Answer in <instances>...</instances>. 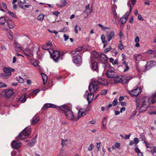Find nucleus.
<instances>
[{
    "instance_id": "bf43d9fd",
    "label": "nucleus",
    "mask_w": 156,
    "mask_h": 156,
    "mask_svg": "<svg viewBox=\"0 0 156 156\" xmlns=\"http://www.w3.org/2000/svg\"><path fill=\"white\" fill-rule=\"evenodd\" d=\"M8 12L11 15V16L12 17L16 18V15L13 12H11L10 11H9Z\"/></svg>"
},
{
    "instance_id": "5701e85b",
    "label": "nucleus",
    "mask_w": 156,
    "mask_h": 156,
    "mask_svg": "<svg viewBox=\"0 0 156 156\" xmlns=\"http://www.w3.org/2000/svg\"><path fill=\"white\" fill-rule=\"evenodd\" d=\"M89 14L87 12H83L81 14L80 16V20H84L85 19H86L87 18L88 15Z\"/></svg>"
},
{
    "instance_id": "a878e982",
    "label": "nucleus",
    "mask_w": 156,
    "mask_h": 156,
    "mask_svg": "<svg viewBox=\"0 0 156 156\" xmlns=\"http://www.w3.org/2000/svg\"><path fill=\"white\" fill-rule=\"evenodd\" d=\"M132 4H131L130 2H128L127 5L129 7V10L131 11L132 9V8L133 7L134 4L136 2V0H131Z\"/></svg>"
},
{
    "instance_id": "603ef678",
    "label": "nucleus",
    "mask_w": 156,
    "mask_h": 156,
    "mask_svg": "<svg viewBox=\"0 0 156 156\" xmlns=\"http://www.w3.org/2000/svg\"><path fill=\"white\" fill-rule=\"evenodd\" d=\"M31 63L35 67H38L37 63V62L35 61L33 62V61H32L31 62Z\"/></svg>"
},
{
    "instance_id": "69168bd1",
    "label": "nucleus",
    "mask_w": 156,
    "mask_h": 156,
    "mask_svg": "<svg viewBox=\"0 0 156 156\" xmlns=\"http://www.w3.org/2000/svg\"><path fill=\"white\" fill-rule=\"evenodd\" d=\"M107 93V90H102V92L101 93V94L102 95H105Z\"/></svg>"
},
{
    "instance_id": "09e8293b",
    "label": "nucleus",
    "mask_w": 156,
    "mask_h": 156,
    "mask_svg": "<svg viewBox=\"0 0 156 156\" xmlns=\"http://www.w3.org/2000/svg\"><path fill=\"white\" fill-rule=\"evenodd\" d=\"M120 44H119L118 47H119V49L121 50H122V49L124 48V46L122 44V42L121 41H120Z\"/></svg>"
},
{
    "instance_id": "a18cd8bd",
    "label": "nucleus",
    "mask_w": 156,
    "mask_h": 156,
    "mask_svg": "<svg viewBox=\"0 0 156 156\" xmlns=\"http://www.w3.org/2000/svg\"><path fill=\"white\" fill-rule=\"evenodd\" d=\"M112 13L113 15V16L114 19L116 20L117 18V14L115 10V9H113Z\"/></svg>"
},
{
    "instance_id": "7ed1b4c3",
    "label": "nucleus",
    "mask_w": 156,
    "mask_h": 156,
    "mask_svg": "<svg viewBox=\"0 0 156 156\" xmlns=\"http://www.w3.org/2000/svg\"><path fill=\"white\" fill-rule=\"evenodd\" d=\"M31 129L30 127L26 128L19 135L17 136V139L23 140L25 139L26 136H28L30 133Z\"/></svg>"
},
{
    "instance_id": "3c124183",
    "label": "nucleus",
    "mask_w": 156,
    "mask_h": 156,
    "mask_svg": "<svg viewBox=\"0 0 156 156\" xmlns=\"http://www.w3.org/2000/svg\"><path fill=\"white\" fill-rule=\"evenodd\" d=\"M107 117H104L103 118V119L102 122V124H106L107 123Z\"/></svg>"
},
{
    "instance_id": "72a5a7b5",
    "label": "nucleus",
    "mask_w": 156,
    "mask_h": 156,
    "mask_svg": "<svg viewBox=\"0 0 156 156\" xmlns=\"http://www.w3.org/2000/svg\"><path fill=\"white\" fill-rule=\"evenodd\" d=\"M36 142V137L34 138L31 141H30V143L28 144V145L29 147L33 145Z\"/></svg>"
},
{
    "instance_id": "20e7f679",
    "label": "nucleus",
    "mask_w": 156,
    "mask_h": 156,
    "mask_svg": "<svg viewBox=\"0 0 156 156\" xmlns=\"http://www.w3.org/2000/svg\"><path fill=\"white\" fill-rule=\"evenodd\" d=\"M48 51L50 55L51 58L55 62H57L59 60L60 53L57 51H54L51 48L48 50Z\"/></svg>"
},
{
    "instance_id": "13d9d810",
    "label": "nucleus",
    "mask_w": 156,
    "mask_h": 156,
    "mask_svg": "<svg viewBox=\"0 0 156 156\" xmlns=\"http://www.w3.org/2000/svg\"><path fill=\"white\" fill-rule=\"evenodd\" d=\"M111 47H109V48H108L106 49H105L104 51V52L105 53H107V52H108L110 51L111 50Z\"/></svg>"
},
{
    "instance_id": "49530a36",
    "label": "nucleus",
    "mask_w": 156,
    "mask_h": 156,
    "mask_svg": "<svg viewBox=\"0 0 156 156\" xmlns=\"http://www.w3.org/2000/svg\"><path fill=\"white\" fill-rule=\"evenodd\" d=\"M94 147V146L93 144H90L88 147L87 150L88 151H91L92 150Z\"/></svg>"
},
{
    "instance_id": "864d4df0",
    "label": "nucleus",
    "mask_w": 156,
    "mask_h": 156,
    "mask_svg": "<svg viewBox=\"0 0 156 156\" xmlns=\"http://www.w3.org/2000/svg\"><path fill=\"white\" fill-rule=\"evenodd\" d=\"M18 5L21 8H23L24 5L23 4V2H21V1H20L19 2Z\"/></svg>"
},
{
    "instance_id": "412c9836",
    "label": "nucleus",
    "mask_w": 156,
    "mask_h": 156,
    "mask_svg": "<svg viewBox=\"0 0 156 156\" xmlns=\"http://www.w3.org/2000/svg\"><path fill=\"white\" fill-rule=\"evenodd\" d=\"M89 7L90 5L89 4L85 6V9L83 11L84 12H88L89 14L92 12L93 9L92 8L89 9Z\"/></svg>"
},
{
    "instance_id": "37998d69",
    "label": "nucleus",
    "mask_w": 156,
    "mask_h": 156,
    "mask_svg": "<svg viewBox=\"0 0 156 156\" xmlns=\"http://www.w3.org/2000/svg\"><path fill=\"white\" fill-rule=\"evenodd\" d=\"M61 3L62 7L65 6L68 4L67 1L66 0H61Z\"/></svg>"
},
{
    "instance_id": "2eb2a0df",
    "label": "nucleus",
    "mask_w": 156,
    "mask_h": 156,
    "mask_svg": "<svg viewBox=\"0 0 156 156\" xmlns=\"http://www.w3.org/2000/svg\"><path fill=\"white\" fill-rule=\"evenodd\" d=\"M96 81L97 83H98V84L104 86L106 85L108 83L107 80L103 78H99Z\"/></svg>"
},
{
    "instance_id": "f257e3e1",
    "label": "nucleus",
    "mask_w": 156,
    "mask_h": 156,
    "mask_svg": "<svg viewBox=\"0 0 156 156\" xmlns=\"http://www.w3.org/2000/svg\"><path fill=\"white\" fill-rule=\"evenodd\" d=\"M156 102V92L151 97L147 98L143 97L141 99V105L139 109L140 112H145L149 107L150 104H153Z\"/></svg>"
},
{
    "instance_id": "6e6d98bb",
    "label": "nucleus",
    "mask_w": 156,
    "mask_h": 156,
    "mask_svg": "<svg viewBox=\"0 0 156 156\" xmlns=\"http://www.w3.org/2000/svg\"><path fill=\"white\" fill-rule=\"evenodd\" d=\"M63 37L64 38V40L66 41L69 38V36L66 34H64L63 35Z\"/></svg>"
},
{
    "instance_id": "c9c22d12",
    "label": "nucleus",
    "mask_w": 156,
    "mask_h": 156,
    "mask_svg": "<svg viewBox=\"0 0 156 156\" xmlns=\"http://www.w3.org/2000/svg\"><path fill=\"white\" fill-rule=\"evenodd\" d=\"M98 25L99 27H100L101 29L103 31H105L107 29H110V27L104 26L100 24H98Z\"/></svg>"
},
{
    "instance_id": "9b49d317",
    "label": "nucleus",
    "mask_w": 156,
    "mask_h": 156,
    "mask_svg": "<svg viewBox=\"0 0 156 156\" xmlns=\"http://www.w3.org/2000/svg\"><path fill=\"white\" fill-rule=\"evenodd\" d=\"M22 145L21 143L18 140H13L11 143L12 147L14 149L20 147Z\"/></svg>"
},
{
    "instance_id": "e433bc0d",
    "label": "nucleus",
    "mask_w": 156,
    "mask_h": 156,
    "mask_svg": "<svg viewBox=\"0 0 156 156\" xmlns=\"http://www.w3.org/2000/svg\"><path fill=\"white\" fill-rule=\"evenodd\" d=\"M135 59L137 61H140L142 58L141 55L139 54L135 55L134 56Z\"/></svg>"
},
{
    "instance_id": "a19ab883",
    "label": "nucleus",
    "mask_w": 156,
    "mask_h": 156,
    "mask_svg": "<svg viewBox=\"0 0 156 156\" xmlns=\"http://www.w3.org/2000/svg\"><path fill=\"white\" fill-rule=\"evenodd\" d=\"M16 80L21 83H22L24 82V79L20 76L17 77L16 78Z\"/></svg>"
},
{
    "instance_id": "680f3d73",
    "label": "nucleus",
    "mask_w": 156,
    "mask_h": 156,
    "mask_svg": "<svg viewBox=\"0 0 156 156\" xmlns=\"http://www.w3.org/2000/svg\"><path fill=\"white\" fill-rule=\"evenodd\" d=\"M67 31V28L66 27H64L62 28L61 30V32H66Z\"/></svg>"
},
{
    "instance_id": "4468645a",
    "label": "nucleus",
    "mask_w": 156,
    "mask_h": 156,
    "mask_svg": "<svg viewBox=\"0 0 156 156\" xmlns=\"http://www.w3.org/2000/svg\"><path fill=\"white\" fill-rule=\"evenodd\" d=\"M156 65V62L153 61H151L148 62H147L146 67V70L149 69L150 68Z\"/></svg>"
},
{
    "instance_id": "ea45409f",
    "label": "nucleus",
    "mask_w": 156,
    "mask_h": 156,
    "mask_svg": "<svg viewBox=\"0 0 156 156\" xmlns=\"http://www.w3.org/2000/svg\"><path fill=\"white\" fill-rule=\"evenodd\" d=\"M6 22L5 17H3L0 18V24H4Z\"/></svg>"
},
{
    "instance_id": "ddd939ff",
    "label": "nucleus",
    "mask_w": 156,
    "mask_h": 156,
    "mask_svg": "<svg viewBox=\"0 0 156 156\" xmlns=\"http://www.w3.org/2000/svg\"><path fill=\"white\" fill-rule=\"evenodd\" d=\"M131 12V11L130 10L129 11L127 12L125 15L120 18V21L122 24H124L126 23Z\"/></svg>"
},
{
    "instance_id": "1a4fd4ad",
    "label": "nucleus",
    "mask_w": 156,
    "mask_h": 156,
    "mask_svg": "<svg viewBox=\"0 0 156 156\" xmlns=\"http://www.w3.org/2000/svg\"><path fill=\"white\" fill-rule=\"evenodd\" d=\"M2 94L6 97L9 98L13 96L14 93L12 90L9 89L4 90Z\"/></svg>"
},
{
    "instance_id": "c85d7f7f",
    "label": "nucleus",
    "mask_w": 156,
    "mask_h": 156,
    "mask_svg": "<svg viewBox=\"0 0 156 156\" xmlns=\"http://www.w3.org/2000/svg\"><path fill=\"white\" fill-rule=\"evenodd\" d=\"M26 94H24L19 99V101L22 103H23L26 101Z\"/></svg>"
},
{
    "instance_id": "f03ea898",
    "label": "nucleus",
    "mask_w": 156,
    "mask_h": 156,
    "mask_svg": "<svg viewBox=\"0 0 156 156\" xmlns=\"http://www.w3.org/2000/svg\"><path fill=\"white\" fill-rule=\"evenodd\" d=\"M60 109L64 112L66 118L69 120H74V116L72 111V105L70 104H66L62 105Z\"/></svg>"
},
{
    "instance_id": "e2e57ef3",
    "label": "nucleus",
    "mask_w": 156,
    "mask_h": 156,
    "mask_svg": "<svg viewBox=\"0 0 156 156\" xmlns=\"http://www.w3.org/2000/svg\"><path fill=\"white\" fill-rule=\"evenodd\" d=\"M133 141L136 144H137L139 142V140L138 138H135L133 140Z\"/></svg>"
},
{
    "instance_id": "2f4dec72",
    "label": "nucleus",
    "mask_w": 156,
    "mask_h": 156,
    "mask_svg": "<svg viewBox=\"0 0 156 156\" xmlns=\"http://www.w3.org/2000/svg\"><path fill=\"white\" fill-rule=\"evenodd\" d=\"M39 118L38 116L35 115L33 118L32 120V124H35L39 120Z\"/></svg>"
},
{
    "instance_id": "58836bf2",
    "label": "nucleus",
    "mask_w": 156,
    "mask_h": 156,
    "mask_svg": "<svg viewBox=\"0 0 156 156\" xmlns=\"http://www.w3.org/2000/svg\"><path fill=\"white\" fill-rule=\"evenodd\" d=\"M151 152L153 156H156V147H153L151 150Z\"/></svg>"
},
{
    "instance_id": "473e14b6",
    "label": "nucleus",
    "mask_w": 156,
    "mask_h": 156,
    "mask_svg": "<svg viewBox=\"0 0 156 156\" xmlns=\"http://www.w3.org/2000/svg\"><path fill=\"white\" fill-rule=\"evenodd\" d=\"M114 80L115 83H121V77L119 76H116L114 78Z\"/></svg>"
},
{
    "instance_id": "0eeeda50",
    "label": "nucleus",
    "mask_w": 156,
    "mask_h": 156,
    "mask_svg": "<svg viewBox=\"0 0 156 156\" xmlns=\"http://www.w3.org/2000/svg\"><path fill=\"white\" fill-rule=\"evenodd\" d=\"M3 71L5 73L2 75L3 78L7 79L11 75V68L10 67L5 68L3 69Z\"/></svg>"
},
{
    "instance_id": "338daca9",
    "label": "nucleus",
    "mask_w": 156,
    "mask_h": 156,
    "mask_svg": "<svg viewBox=\"0 0 156 156\" xmlns=\"http://www.w3.org/2000/svg\"><path fill=\"white\" fill-rule=\"evenodd\" d=\"M138 20H144V19H143V17H142V16H141V15H140V14H139L138 15Z\"/></svg>"
},
{
    "instance_id": "0e129e2a",
    "label": "nucleus",
    "mask_w": 156,
    "mask_h": 156,
    "mask_svg": "<svg viewBox=\"0 0 156 156\" xmlns=\"http://www.w3.org/2000/svg\"><path fill=\"white\" fill-rule=\"evenodd\" d=\"M115 147L119 149V147L120 146V144L118 143H116L115 144Z\"/></svg>"
},
{
    "instance_id": "8fccbe9b",
    "label": "nucleus",
    "mask_w": 156,
    "mask_h": 156,
    "mask_svg": "<svg viewBox=\"0 0 156 156\" xmlns=\"http://www.w3.org/2000/svg\"><path fill=\"white\" fill-rule=\"evenodd\" d=\"M7 86V85L5 83L2 82H0V88L6 87Z\"/></svg>"
},
{
    "instance_id": "4be33fe9",
    "label": "nucleus",
    "mask_w": 156,
    "mask_h": 156,
    "mask_svg": "<svg viewBox=\"0 0 156 156\" xmlns=\"http://www.w3.org/2000/svg\"><path fill=\"white\" fill-rule=\"evenodd\" d=\"M15 47L16 50L18 51H22L23 50L22 47L21 45L17 42H15L14 43Z\"/></svg>"
},
{
    "instance_id": "9d476101",
    "label": "nucleus",
    "mask_w": 156,
    "mask_h": 156,
    "mask_svg": "<svg viewBox=\"0 0 156 156\" xmlns=\"http://www.w3.org/2000/svg\"><path fill=\"white\" fill-rule=\"evenodd\" d=\"M86 95L87 100L88 101V103H90L93 100L94 98V94L93 93H89V91L87 90L84 95V97Z\"/></svg>"
},
{
    "instance_id": "39448f33",
    "label": "nucleus",
    "mask_w": 156,
    "mask_h": 156,
    "mask_svg": "<svg viewBox=\"0 0 156 156\" xmlns=\"http://www.w3.org/2000/svg\"><path fill=\"white\" fill-rule=\"evenodd\" d=\"M88 88L89 91L91 93L97 91L98 90V86L96 81H94L90 83Z\"/></svg>"
},
{
    "instance_id": "7c9ffc66",
    "label": "nucleus",
    "mask_w": 156,
    "mask_h": 156,
    "mask_svg": "<svg viewBox=\"0 0 156 156\" xmlns=\"http://www.w3.org/2000/svg\"><path fill=\"white\" fill-rule=\"evenodd\" d=\"M92 69L97 71L98 70V64L95 62H92Z\"/></svg>"
},
{
    "instance_id": "423d86ee",
    "label": "nucleus",
    "mask_w": 156,
    "mask_h": 156,
    "mask_svg": "<svg viewBox=\"0 0 156 156\" xmlns=\"http://www.w3.org/2000/svg\"><path fill=\"white\" fill-rule=\"evenodd\" d=\"M115 34L114 31L111 30V29L107 31L105 37L107 41L109 42H110L111 40L114 38Z\"/></svg>"
},
{
    "instance_id": "dca6fc26",
    "label": "nucleus",
    "mask_w": 156,
    "mask_h": 156,
    "mask_svg": "<svg viewBox=\"0 0 156 156\" xmlns=\"http://www.w3.org/2000/svg\"><path fill=\"white\" fill-rule=\"evenodd\" d=\"M23 52L27 56H33V51L29 48H26L23 50Z\"/></svg>"
},
{
    "instance_id": "5fc2aeb1",
    "label": "nucleus",
    "mask_w": 156,
    "mask_h": 156,
    "mask_svg": "<svg viewBox=\"0 0 156 156\" xmlns=\"http://www.w3.org/2000/svg\"><path fill=\"white\" fill-rule=\"evenodd\" d=\"M79 65H81V64L82 63V60L81 56H79Z\"/></svg>"
},
{
    "instance_id": "393cba45",
    "label": "nucleus",
    "mask_w": 156,
    "mask_h": 156,
    "mask_svg": "<svg viewBox=\"0 0 156 156\" xmlns=\"http://www.w3.org/2000/svg\"><path fill=\"white\" fill-rule=\"evenodd\" d=\"M52 44L51 42H48L42 46V48L44 50H47L51 47Z\"/></svg>"
},
{
    "instance_id": "6ab92c4d",
    "label": "nucleus",
    "mask_w": 156,
    "mask_h": 156,
    "mask_svg": "<svg viewBox=\"0 0 156 156\" xmlns=\"http://www.w3.org/2000/svg\"><path fill=\"white\" fill-rule=\"evenodd\" d=\"M100 59L102 63L104 64L106 62L108 59L107 56L103 53H102L100 55Z\"/></svg>"
},
{
    "instance_id": "f704fd0d",
    "label": "nucleus",
    "mask_w": 156,
    "mask_h": 156,
    "mask_svg": "<svg viewBox=\"0 0 156 156\" xmlns=\"http://www.w3.org/2000/svg\"><path fill=\"white\" fill-rule=\"evenodd\" d=\"M91 55L96 58H97L99 56L98 53L95 51H92L91 53Z\"/></svg>"
},
{
    "instance_id": "6e6552de",
    "label": "nucleus",
    "mask_w": 156,
    "mask_h": 156,
    "mask_svg": "<svg viewBox=\"0 0 156 156\" xmlns=\"http://www.w3.org/2000/svg\"><path fill=\"white\" fill-rule=\"evenodd\" d=\"M141 92V88L138 87L132 90L129 91V93L133 96H136L139 94Z\"/></svg>"
},
{
    "instance_id": "f8f14e48",
    "label": "nucleus",
    "mask_w": 156,
    "mask_h": 156,
    "mask_svg": "<svg viewBox=\"0 0 156 156\" xmlns=\"http://www.w3.org/2000/svg\"><path fill=\"white\" fill-rule=\"evenodd\" d=\"M133 78V77L130 76H123L121 77V83L125 84L127 83L130 80Z\"/></svg>"
},
{
    "instance_id": "bb28decb",
    "label": "nucleus",
    "mask_w": 156,
    "mask_h": 156,
    "mask_svg": "<svg viewBox=\"0 0 156 156\" xmlns=\"http://www.w3.org/2000/svg\"><path fill=\"white\" fill-rule=\"evenodd\" d=\"M41 75L43 79V83L44 85L47 82L48 77L46 74L44 73H41Z\"/></svg>"
},
{
    "instance_id": "b1692460",
    "label": "nucleus",
    "mask_w": 156,
    "mask_h": 156,
    "mask_svg": "<svg viewBox=\"0 0 156 156\" xmlns=\"http://www.w3.org/2000/svg\"><path fill=\"white\" fill-rule=\"evenodd\" d=\"M68 139L65 138L64 139H62L61 140V145L62 147L66 146L68 144Z\"/></svg>"
},
{
    "instance_id": "c03bdc74",
    "label": "nucleus",
    "mask_w": 156,
    "mask_h": 156,
    "mask_svg": "<svg viewBox=\"0 0 156 156\" xmlns=\"http://www.w3.org/2000/svg\"><path fill=\"white\" fill-rule=\"evenodd\" d=\"M79 52H80V54H82L84 52V47H79Z\"/></svg>"
},
{
    "instance_id": "4d7b16f0",
    "label": "nucleus",
    "mask_w": 156,
    "mask_h": 156,
    "mask_svg": "<svg viewBox=\"0 0 156 156\" xmlns=\"http://www.w3.org/2000/svg\"><path fill=\"white\" fill-rule=\"evenodd\" d=\"M7 36L8 38L10 40H12L13 39V36L10 33H9L7 34Z\"/></svg>"
},
{
    "instance_id": "a211bd4d",
    "label": "nucleus",
    "mask_w": 156,
    "mask_h": 156,
    "mask_svg": "<svg viewBox=\"0 0 156 156\" xmlns=\"http://www.w3.org/2000/svg\"><path fill=\"white\" fill-rule=\"evenodd\" d=\"M86 110L85 109L81 108L79 111V119L85 115Z\"/></svg>"
},
{
    "instance_id": "4c0bfd02",
    "label": "nucleus",
    "mask_w": 156,
    "mask_h": 156,
    "mask_svg": "<svg viewBox=\"0 0 156 156\" xmlns=\"http://www.w3.org/2000/svg\"><path fill=\"white\" fill-rule=\"evenodd\" d=\"M45 16L43 14H41L37 17V19L40 21H42L44 18Z\"/></svg>"
},
{
    "instance_id": "774afa93",
    "label": "nucleus",
    "mask_w": 156,
    "mask_h": 156,
    "mask_svg": "<svg viewBox=\"0 0 156 156\" xmlns=\"http://www.w3.org/2000/svg\"><path fill=\"white\" fill-rule=\"evenodd\" d=\"M16 151H12L11 153V155L12 156H14L16 154Z\"/></svg>"
},
{
    "instance_id": "052dcab7",
    "label": "nucleus",
    "mask_w": 156,
    "mask_h": 156,
    "mask_svg": "<svg viewBox=\"0 0 156 156\" xmlns=\"http://www.w3.org/2000/svg\"><path fill=\"white\" fill-rule=\"evenodd\" d=\"M117 99L115 98L113 101V104L114 106H115L117 104Z\"/></svg>"
},
{
    "instance_id": "f3484780",
    "label": "nucleus",
    "mask_w": 156,
    "mask_h": 156,
    "mask_svg": "<svg viewBox=\"0 0 156 156\" xmlns=\"http://www.w3.org/2000/svg\"><path fill=\"white\" fill-rule=\"evenodd\" d=\"M106 75L108 77L112 78L115 76V73L114 71L108 70L106 73Z\"/></svg>"
},
{
    "instance_id": "c756f323",
    "label": "nucleus",
    "mask_w": 156,
    "mask_h": 156,
    "mask_svg": "<svg viewBox=\"0 0 156 156\" xmlns=\"http://www.w3.org/2000/svg\"><path fill=\"white\" fill-rule=\"evenodd\" d=\"M76 54V55H74L73 57V61L76 66H77L78 65V54Z\"/></svg>"
},
{
    "instance_id": "79ce46f5",
    "label": "nucleus",
    "mask_w": 156,
    "mask_h": 156,
    "mask_svg": "<svg viewBox=\"0 0 156 156\" xmlns=\"http://www.w3.org/2000/svg\"><path fill=\"white\" fill-rule=\"evenodd\" d=\"M123 66L124 67H125V68L124 69V70L123 72H125L129 69V67L128 66L127 64L126 63H123Z\"/></svg>"
},
{
    "instance_id": "aec40b11",
    "label": "nucleus",
    "mask_w": 156,
    "mask_h": 156,
    "mask_svg": "<svg viewBox=\"0 0 156 156\" xmlns=\"http://www.w3.org/2000/svg\"><path fill=\"white\" fill-rule=\"evenodd\" d=\"M56 107L57 106L55 105L50 103H47L44 105L43 107V108L44 110H45L48 108L51 107L55 108H56Z\"/></svg>"
},
{
    "instance_id": "de8ad7c7",
    "label": "nucleus",
    "mask_w": 156,
    "mask_h": 156,
    "mask_svg": "<svg viewBox=\"0 0 156 156\" xmlns=\"http://www.w3.org/2000/svg\"><path fill=\"white\" fill-rule=\"evenodd\" d=\"M122 62L123 63H126L125 62V60H126V56L124 54H122Z\"/></svg>"
},
{
    "instance_id": "cd10ccee",
    "label": "nucleus",
    "mask_w": 156,
    "mask_h": 156,
    "mask_svg": "<svg viewBox=\"0 0 156 156\" xmlns=\"http://www.w3.org/2000/svg\"><path fill=\"white\" fill-rule=\"evenodd\" d=\"M7 23L8 27L12 29L14 27V24L12 20H8L7 21Z\"/></svg>"
}]
</instances>
